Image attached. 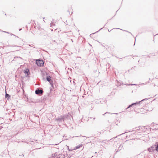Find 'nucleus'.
<instances>
[{
	"label": "nucleus",
	"instance_id": "4",
	"mask_svg": "<svg viewBox=\"0 0 158 158\" xmlns=\"http://www.w3.org/2000/svg\"><path fill=\"white\" fill-rule=\"evenodd\" d=\"M43 93V90L39 88L37 89L35 91V93L37 94L41 95Z\"/></svg>",
	"mask_w": 158,
	"mask_h": 158
},
{
	"label": "nucleus",
	"instance_id": "32",
	"mask_svg": "<svg viewBox=\"0 0 158 158\" xmlns=\"http://www.w3.org/2000/svg\"><path fill=\"white\" fill-rule=\"evenodd\" d=\"M23 156H24V155L23 154Z\"/></svg>",
	"mask_w": 158,
	"mask_h": 158
},
{
	"label": "nucleus",
	"instance_id": "25",
	"mask_svg": "<svg viewBox=\"0 0 158 158\" xmlns=\"http://www.w3.org/2000/svg\"><path fill=\"white\" fill-rule=\"evenodd\" d=\"M43 19H45V18H43Z\"/></svg>",
	"mask_w": 158,
	"mask_h": 158
},
{
	"label": "nucleus",
	"instance_id": "13",
	"mask_svg": "<svg viewBox=\"0 0 158 158\" xmlns=\"http://www.w3.org/2000/svg\"><path fill=\"white\" fill-rule=\"evenodd\" d=\"M10 97V95H9V94H8L7 93L6 94V95H5L6 98H9Z\"/></svg>",
	"mask_w": 158,
	"mask_h": 158
},
{
	"label": "nucleus",
	"instance_id": "11",
	"mask_svg": "<svg viewBox=\"0 0 158 158\" xmlns=\"http://www.w3.org/2000/svg\"><path fill=\"white\" fill-rule=\"evenodd\" d=\"M64 155L61 154L58 155V158H64Z\"/></svg>",
	"mask_w": 158,
	"mask_h": 158
},
{
	"label": "nucleus",
	"instance_id": "8",
	"mask_svg": "<svg viewBox=\"0 0 158 158\" xmlns=\"http://www.w3.org/2000/svg\"><path fill=\"white\" fill-rule=\"evenodd\" d=\"M52 157L53 158H58V156L57 153V152H56L55 153L53 154L52 155Z\"/></svg>",
	"mask_w": 158,
	"mask_h": 158
},
{
	"label": "nucleus",
	"instance_id": "26",
	"mask_svg": "<svg viewBox=\"0 0 158 158\" xmlns=\"http://www.w3.org/2000/svg\"><path fill=\"white\" fill-rule=\"evenodd\" d=\"M29 46H32L30 44V45H29Z\"/></svg>",
	"mask_w": 158,
	"mask_h": 158
},
{
	"label": "nucleus",
	"instance_id": "6",
	"mask_svg": "<svg viewBox=\"0 0 158 158\" xmlns=\"http://www.w3.org/2000/svg\"><path fill=\"white\" fill-rule=\"evenodd\" d=\"M141 101H139V102H137L135 103H136V105H134V106H133V108H135L136 107H139V106L140 103Z\"/></svg>",
	"mask_w": 158,
	"mask_h": 158
},
{
	"label": "nucleus",
	"instance_id": "1",
	"mask_svg": "<svg viewBox=\"0 0 158 158\" xmlns=\"http://www.w3.org/2000/svg\"><path fill=\"white\" fill-rule=\"evenodd\" d=\"M66 118V116H61L59 117L56 118V120L57 122H62V121H64L65 120V118Z\"/></svg>",
	"mask_w": 158,
	"mask_h": 158
},
{
	"label": "nucleus",
	"instance_id": "16",
	"mask_svg": "<svg viewBox=\"0 0 158 158\" xmlns=\"http://www.w3.org/2000/svg\"><path fill=\"white\" fill-rule=\"evenodd\" d=\"M51 27H52L54 26L55 24L51 22L50 24Z\"/></svg>",
	"mask_w": 158,
	"mask_h": 158
},
{
	"label": "nucleus",
	"instance_id": "9",
	"mask_svg": "<svg viewBox=\"0 0 158 158\" xmlns=\"http://www.w3.org/2000/svg\"><path fill=\"white\" fill-rule=\"evenodd\" d=\"M29 70L28 69H26L25 70H24V73L27 74V76H28L29 74Z\"/></svg>",
	"mask_w": 158,
	"mask_h": 158
},
{
	"label": "nucleus",
	"instance_id": "10",
	"mask_svg": "<svg viewBox=\"0 0 158 158\" xmlns=\"http://www.w3.org/2000/svg\"><path fill=\"white\" fill-rule=\"evenodd\" d=\"M82 146V144H80L79 145L77 146H76L73 149V150H76L77 149H78V148H80V147H81Z\"/></svg>",
	"mask_w": 158,
	"mask_h": 158
},
{
	"label": "nucleus",
	"instance_id": "24",
	"mask_svg": "<svg viewBox=\"0 0 158 158\" xmlns=\"http://www.w3.org/2000/svg\"><path fill=\"white\" fill-rule=\"evenodd\" d=\"M43 19H45V18H43Z\"/></svg>",
	"mask_w": 158,
	"mask_h": 158
},
{
	"label": "nucleus",
	"instance_id": "12",
	"mask_svg": "<svg viewBox=\"0 0 158 158\" xmlns=\"http://www.w3.org/2000/svg\"><path fill=\"white\" fill-rule=\"evenodd\" d=\"M123 147V145L122 144H120L119 146V147L118 148V150L120 151L122 149Z\"/></svg>",
	"mask_w": 158,
	"mask_h": 158
},
{
	"label": "nucleus",
	"instance_id": "18",
	"mask_svg": "<svg viewBox=\"0 0 158 158\" xmlns=\"http://www.w3.org/2000/svg\"><path fill=\"white\" fill-rule=\"evenodd\" d=\"M8 46H9V47H15V46L18 47V46H17L13 45H9Z\"/></svg>",
	"mask_w": 158,
	"mask_h": 158
},
{
	"label": "nucleus",
	"instance_id": "31",
	"mask_svg": "<svg viewBox=\"0 0 158 158\" xmlns=\"http://www.w3.org/2000/svg\"><path fill=\"white\" fill-rule=\"evenodd\" d=\"M57 144H56L55 145H57Z\"/></svg>",
	"mask_w": 158,
	"mask_h": 158
},
{
	"label": "nucleus",
	"instance_id": "20",
	"mask_svg": "<svg viewBox=\"0 0 158 158\" xmlns=\"http://www.w3.org/2000/svg\"><path fill=\"white\" fill-rule=\"evenodd\" d=\"M2 31L3 32H4L5 33H8V32H6V31Z\"/></svg>",
	"mask_w": 158,
	"mask_h": 158
},
{
	"label": "nucleus",
	"instance_id": "3",
	"mask_svg": "<svg viewBox=\"0 0 158 158\" xmlns=\"http://www.w3.org/2000/svg\"><path fill=\"white\" fill-rule=\"evenodd\" d=\"M46 75H47L46 77V79L48 81L50 84L53 87V81L51 79V77L49 76H48V74L47 73H46Z\"/></svg>",
	"mask_w": 158,
	"mask_h": 158
},
{
	"label": "nucleus",
	"instance_id": "23",
	"mask_svg": "<svg viewBox=\"0 0 158 158\" xmlns=\"http://www.w3.org/2000/svg\"><path fill=\"white\" fill-rule=\"evenodd\" d=\"M108 31H110H110V30H109V29H108Z\"/></svg>",
	"mask_w": 158,
	"mask_h": 158
},
{
	"label": "nucleus",
	"instance_id": "15",
	"mask_svg": "<svg viewBox=\"0 0 158 158\" xmlns=\"http://www.w3.org/2000/svg\"><path fill=\"white\" fill-rule=\"evenodd\" d=\"M115 28V29H117V28ZM118 29H119L121 30V29H120V28H118ZM121 30H123V31H126V32H128V33H130L131 34V35H132V33H131V32H129L128 31H126V30H122V29H121Z\"/></svg>",
	"mask_w": 158,
	"mask_h": 158
},
{
	"label": "nucleus",
	"instance_id": "2",
	"mask_svg": "<svg viewBox=\"0 0 158 158\" xmlns=\"http://www.w3.org/2000/svg\"><path fill=\"white\" fill-rule=\"evenodd\" d=\"M35 63L36 64L39 66H43L44 64V61L42 60H37Z\"/></svg>",
	"mask_w": 158,
	"mask_h": 158
},
{
	"label": "nucleus",
	"instance_id": "29",
	"mask_svg": "<svg viewBox=\"0 0 158 158\" xmlns=\"http://www.w3.org/2000/svg\"><path fill=\"white\" fill-rule=\"evenodd\" d=\"M102 28H101L100 29V30H101V29H102Z\"/></svg>",
	"mask_w": 158,
	"mask_h": 158
},
{
	"label": "nucleus",
	"instance_id": "28",
	"mask_svg": "<svg viewBox=\"0 0 158 158\" xmlns=\"http://www.w3.org/2000/svg\"><path fill=\"white\" fill-rule=\"evenodd\" d=\"M71 40H72V42H73V40L72 39H71Z\"/></svg>",
	"mask_w": 158,
	"mask_h": 158
},
{
	"label": "nucleus",
	"instance_id": "21",
	"mask_svg": "<svg viewBox=\"0 0 158 158\" xmlns=\"http://www.w3.org/2000/svg\"><path fill=\"white\" fill-rule=\"evenodd\" d=\"M106 113H107V112H106V113H105V114H106Z\"/></svg>",
	"mask_w": 158,
	"mask_h": 158
},
{
	"label": "nucleus",
	"instance_id": "7",
	"mask_svg": "<svg viewBox=\"0 0 158 158\" xmlns=\"http://www.w3.org/2000/svg\"><path fill=\"white\" fill-rule=\"evenodd\" d=\"M136 103H132L131 105H129L128 106V107L126 109L128 111H130L131 110L130 109V110H129V108H131V107H133V106H134V105H136Z\"/></svg>",
	"mask_w": 158,
	"mask_h": 158
},
{
	"label": "nucleus",
	"instance_id": "27",
	"mask_svg": "<svg viewBox=\"0 0 158 158\" xmlns=\"http://www.w3.org/2000/svg\"><path fill=\"white\" fill-rule=\"evenodd\" d=\"M21 29H19V31H20Z\"/></svg>",
	"mask_w": 158,
	"mask_h": 158
},
{
	"label": "nucleus",
	"instance_id": "30",
	"mask_svg": "<svg viewBox=\"0 0 158 158\" xmlns=\"http://www.w3.org/2000/svg\"><path fill=\"white\" fill-rule=\"evenodd\" d=\"M102 28H101L100 29V30H101V29H102Z\"/></svg>",
	"mask_w": 158,
	"mask_h": 158
},
{
	"label": "nucleus",
	"instance_id": "22",
	"mask_svg": "<svg viewBox=\"0 0 158 158\" xmlns=\"http://www.w3.org/2000/svg\"><path fill=\"white\" fill-rule=\"evenodd\" d=\"M93 119H95V118H93Z\"/></svg>",
	"mask_w": 158,
	"mask_h": 158
},
{
	"label": "nucleus",
	"instance_id": "14",
	"mask_svg": "<svg viewBox=\"0 0 158 158\" xmlns=\"http://www.w3.org/2000/svg\"><path fill=\"white\" fill-rule=\"evenodd\" d=\"M155 150L158 152V143L157 145L155 146Z\"/></svg>",
	"mask_w": 158,
	"mask_h": 158
},
{
	"label": "nucleus",
	"instance_id": "5",
	"mask_svg": "<svg viewBox=\"0 0 158 158\" xmlns=\"http://www.w3.org/2000/svg\"><path fill=\"white\" fill-rule=\"evenodd\" d=\"M155 146L156 145L152 146L151 147L148 148V150L150 152H153L154 150H155Z\"/></svg>",
	"mask_w": 158,
	"mask_h": 158
},
{
	"label": "nucleus",
	"instance_id": "19",
	"mask_svg": "<svg viewBox=\"0 0 158 158\" xmlns=\"http://www.w3.org/2000/svg\"><path fill=\"white\" fill-rule=\"evenodd\" d=\"M148 100V99H147V98H145L144 99H143V100H141L140 101L142 102L143 101H145V100Z\"/></svg>",
	"mask_w": 158,
	"mask_h": 158
},
{
	"label": "nucleus",
	"instance_id": "17",
	"mask_svg": "<svg viewBox=\"0 0 158 158\" xmlns=\"http://www.w3.org/2000/svg\"><path fill=\"white\" fill-rule=\"evenodd\" d=\"M68 150L69 151H72L73 150V149H70L69 148V147L68 146H67Z\"/></svg>",
	"mask_w": 158,
	"mask_h": 158
}]
</instances>
